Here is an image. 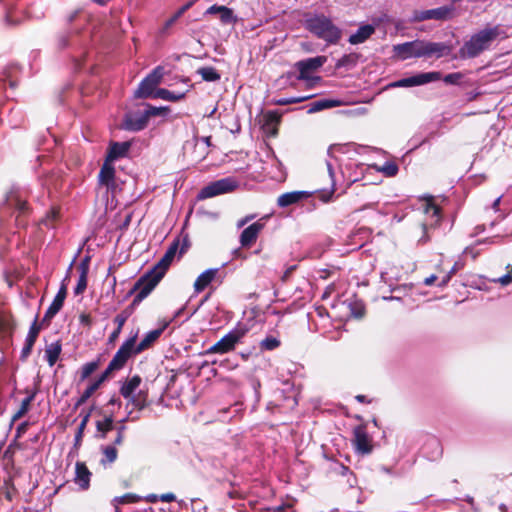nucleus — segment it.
I'll return each instance as SVG.
<instances>
[{
	"mask_svg": "<svg viewBox=\"0 0 512 512\" xmlns=\"http://www.w3.org/2000/svg\"><path fill=\"white\" fill-rule=\"evenodd\" d=\"M177 250L178 242H173L154 268L142 278L139 292L134 299L135 302L145 299L156 287L171 265Z\"/></svg>",
	"mask_w": 512,
	"mask_h": 512,
	"instance_id": "obj_1",
	"label": "nucleus"
},
{
	"mask_svg": "<svg viewBox=\"0 0 512 512\" xmlns=\"http://www.w3.org/2000/svg\"><path fill=\"white\" fill-rule=\"evenodd\" d=\"M447 50L443 43L414 40L393 46L395 56L400 60L421 57H441Z\"/></svg>",
	"mask_w": 512,
	"mask_h": 512,
	"instance_id": "obj_2",
	"label": "nucleus"
},
{
	"mask_svg": "<svg viewBox=\"0 0 512 512\" xmlns=\"http://www.w3.org/2000/svg\"><path fill=\"white\" fill-rule=\"evenodd\" d=\"M506 38V33L499 25L486 27L473 34L468 41L460 48L459 53L462 58H474L483 51L488 50L494 40L497 38Z\"/></svg>",
	"mask_w": 512,
	"mask_h": 512,
	"instance_id": "obj_3",
	"label": "nucleus"
},
{
	"mask_svg": "<svg viewBox=\"0 0 512 512\" xmlns=\"http://www.w3.org/2000/svg\"><path fill=\"white\" fill-rule=\"evenodd\" d=\"M305 27L316 37L328 44H336L341 38V30L330 18L323 14L309 15L305 19Z\"/></svg>",
	"mask_w": 512,
	"mask_h": 512,
	"instance_id": "obj_4",
	"label": "nucleus"
},
{
	"mask_svg": "<svg viewBox=\"0 0 512 512\" xmlns=\"http://www.w3.org/2000/svg\"><path fill=\"white\" fill-rule=\"evenodd\" d=\"M248 328L245 325H237L229 333L223 336L218 342L212 345L206 354H225L234 350L235 346L243 339L247 334Z\"/></svg>",
	"mask_w": 512,
	"mask_h": 512,
	"instance_id": "obj_5",
	"label": "nucleus"
},
{
	"mask_svg": "<svg viewBox=\"0 0 512 512\" xmlns=\"http://www.w3.org/2000/svg\"><path fill=\"white\" fill-rule=\"evenodd\" d=\"M239 186V182L234 177H226L217 181L211 182L201 189L198 194V199L203 200L212 198L218 195L230 193Z\"/></svg>",
	"mask_w": 512,
	"mask_h": 512,
	"instance_id": "obj_6",
	"label": "nucleus"
},
{
	"mask_svg": "<svg viewBox=\"0 0 512 512\" xmlns=\"http://www.w3.org/2000/svg\"><path fill=\"white\" fill-rule=\"evenodd\" d=\"M136 345V335L127 339L122 346L118 349L112 360L110 361L107 369L102 375H105V378L115 370L121 369L127 360L131 357L135 352Z\"/></svg>",
	"mask_w": 512,
	"mask_h": 512,
	"instance_id": "obj_7",
	"label": "nucleus"
},
{
	"mask_svg": "<svg viewBox=\"0 0 512 512\" xmlns=\"http://www.w3.org/2000/svg\"><path fill=\"white\" fill-rule=\"evenodd\" d=\"M163 76L162 68L157 67L148 76H146L140 83L138 89L135 91L136 98H153L156 87L160 84Z\"/></svg>",
	"mask_w": 512,
	"mask_h": 512,
	"instance_id": "obj_8",
	"label": "nucleus"
},
{
	"mask_svg": "<svg viewBox=\"0 0 512 512\" xmlns=\"http://www.w3.org/2000/svg\"><path fill=\"white\" fill-rule=\"evenodd\" d=\"M441 79V73L440 72H425V73H419L407 78H403L400 80H397L395 82H392L389 86L393 88L397 87H414V86H420L424 85L430 82L438 81Z\"/></svg>",
	"mask_w": 512,
	"mask_h": 512,
	"instance_id": "obj_9",
	"label": "nucleus"
},
{
	"mask_svg": "<svg viewBox=\"0 0 512 512\" xmlns=\"http://www.w3.org/2000/svg\"><path fill=\"white\" fill-rule=\"evenodd\" d=\"M326 61L327 58L325 56H317L297 62L296 67L299 70L298 79L307 81H319V77L310 78L309 73L322 67Z\"/></svg>",
	"mask_w": 512,
	"mask_h": 512,
	"instance_id": "obj_10",
	"label": "nucleus"
},
{
	"mask_svg": "<svg viewBox=\"0 0 512 512\" xmlns=\"http://www.w3.org/2000/svg\"><path fill=\"white\" fill-rule=\"evenodd\" d=\"M452 12L451 7L443 6L430 10H415L411 16V22H422L426 20H446Z\"/></svg>",
	"mask_w": 512,
	"mask_h": 512,
	"instance_id": "obj_11",
	"label": "nucleus"
},
{
	"mask_svg": "<svg viewBox=\"0 0 512 512\" xmlns=\"http://www.w3.org/2000/svg\"><path fill=\"white\" fill-rule=\"evenodd\" d=\"M353 444L356 452L362 455L370 454L373 450L371 437L361 427L354 430Z\"/></svg>",
	"mask_w": 512,
	"mask_h": 512,
	"instance_id": "obj_12",
	"label": "nucleus"
},
{
	"mask_svg": "<svg viewBox=\"0 0 512 512\" xmlns=\"http://www.w3.org/2000/svg\"><path fill=\"white\" fill-rule=\"evenodd\" d=\"M262 220L263 219H260L252 223L242 231L239 239L242 247H250L255 243L265 225Z\"/></svg>",
	"mask_w": 512,
	"mask_h": 512,
	"instance_id": "obj_13",
	"label": "nucleus"
},
{
	"mask_svg": "<svg viewBox=\"0 0 512 512\" xmlns=\"http://www.w3.org/2000/svg\"><path fill=\"white\" fill-rule=\"evenodd\" d=\"M98 178L101 185H105L111 190L115 188V168L112 162L105 160Z\"/></svg>",
	"mask_w": 512,
	"mask_h": 512,
	"instance_id": "obj_14",
	"label": "nucleus"
},
{
	"mask_svg": "<svg viewBox=\"0 0 512 512\" xmlns=\"http://www.w3.org/2000/svg\"><path fill=\"white\" fill-rule=\"evenodd\" d=\"M91 473L83 462H77L75 465V483L83 490L88 489Z\"/></svg>",
	"mask_w": 512,
	"mask_h": 512,
	"instance_id": "obj_15",
	"label": "nucleus"
},
{
	"mask_svg": "<svg viewBox=\"0 0 512 512\" xmlns=\"http://www.w3.org/2000/svg\"><path fill=\"white\" fill-rule=\"evenodd\" d=\"M218 272V268H211L202 272L194 282L195 292H202L216 278Z\"/></svg>",
	"mask_w": 512,
	"mask_h": 512,
	"instance_id": "obj_16",
	"label": "nucleus"
},
{
	"mask_svg": "<svg viewBox=\"0 0 512 512\" xmlns=\"http://www.w3.org/2000/svg\"><path fill=\"white\" fill-rule=\"evenodd\" d=\"M148 118L145 113L141 114H130L126 117L124 122V128L131 131H140L146 127Z\"/></svg>",
	"mask_w": 512,
	"mask_h": 512,
	"instance_id": "obj_17",
	"label": "nucleus"
},
{
	"mask_svg": "<svg viewBox=\"0 0 512 512\" xmlns=\"http://www.w3.org/2000/svg\"><path fill=\"white\" fill-rule=\"evenodd\" d=\"M309 193L306 191H293L287 192L280 195L277 199V204L280 207H288L292 204H296L304 198H307Z\"/></svg>",
	"mask_w": 512,
	"mask_h": 512,
	"instance_id": "obj_18",
	"label": "nucleus"
},
{
	"mask_svg": "<svg viewBox=\"0 0 512 512\" xmlns=\"http://www.w3.org/2000/svg\"><path fill=\"white\" fill-rule=\"evenodd\" d=\"M130 146L129 142L111 143L106 160L113 163L118 158L124 157L128 153Z\"/></svg>",
	"mask_w": 512,
	"mask_h": 512,
	"instance_id": "obj_19",
	"label": "nucleus"
},
{
	"mask_svg": "<svg viewBox=\"0 0 512 512\" xmlns=\"http://www.w3.org/2000/svg\"><path fill=\"white\" fill-rule=\"evenodd\" d=\"M424 213L427 215V217L430 218V222H429L430 226H434L439 223V221L441 219L440 209L432 201L425 202ZM427 226H428L427 223L422 225L424 232H426Z\"/></svg>",
	"mask_w": 512,
	"mask_h": 512,
	"instance_id": "obj_20",
	"label": "nucleus"
},
{
	"mask_svg": "<svg viewBox=\"0 0 512 512\" xmlns=\"http://www.w3.org/2000/svg\"><path fill=\"white\" fill-rule=\"evenodd\" d=\"M374 31V26L369 24L363 25L359 27V29L349 37V42L352 45L363 43L374 33Z\"/></svg>",
	"mask_w": 512,
	"mask_h": 512,
	"instance_id": "obj_21",
	"label": "nucleus"
},
{
	"mask_svg": "<svg viewBox=\"0 0 512 512\" xmlns=\"http://www.w3.org/2000/svg\"><path fill=\"white\" fill-rule=\"evenodd\" d=\"M39 331H40L39 326L37 325L36 322H34L32 324V326L30 327V330H29L28 335L26 337L25 345H24V347L22 349V356L23 357H27L30 354V352L32 350V347H33V345H34V343L36 341V338H37V336L39 334Z\"/></svg>",
	"mask_w": 512,
	"mask_h": 512,
	"instance_id": "obj_22",
	"label": "nucleus"
},
{
	"mask_svg": "<svg viewBox=\"0 0 512 512\" xmlns=\"http://www.w3.org/2000/svg\"><path fill=\"white\" fill-rule=\"evenodd\" d=\"M66 297V289L65 287H62L57 295L55 296L52 304L50 305V307L48 308L47 312H46V315L45 317L46 318H51L53 317L55 314L58 313V311L61 309L62 305H63V302H64V299Z\"/></svg>",
	"mask_w": 512,
	"mask_h": 512,
	"instance_id": "obj_23",
	"label": "nucleus"
},
{
	"mask_svg": "<svg viewBox=\"0 0 512 512\" xmlns=\"http://www.w3.org/2000/svg\"><path fill=\"white\" fill-rule=\"evenodd\" d=\"M140 383L141 378L137 375L133 376L122 385L121 395L126 399L132 397V395L135 394L136 390L139 388Z\"/></svg>",
	"mask_w": 512,
	"mask_h": 512,
	"instance_id": "obj_24",
	"label": "nucleus"
},
{
	"mask_svg": "<svg viewBox=\"0 0 512 512\" xmlns=\"http://www.w3.org/2000/svg\"><path fill=\"white\" fill-rule=\"evenodd\" d=\"M104 380H105V375H102L98 380H96L95 382L91 383L85 389V391L82 393L80 398L77 400V402L75 404V408H78L79 406L84 404L93 395V393L99 388V386L101 385V383Z\"/></svg>",
	"mask_w": 512,
	"mask_h": 512,
	"instance_id": "obj_25",
	"label": "nucleus"
},
{
	"mask_svg": "<svg viewBox=\"0 0 512 512\" xmlns=\"http://www.w3.org/2000/svg\"><path fill=\"white\" fill-rule=\"evenodd\" d=\"M162 330L156 329L148 332L145 337L141 340V342L135 347V352H142L143 350L150 347V345L158 339V337L161 335Z\"/></svg>",
	"mask_w": 512,
	"mask_h": 512,
	"instance_id": "obj_26",
	"label": "nucleus"
},
{
	"mask_svg": "<svg viewBox=\"0 0 512 512\" xmlns=\"http://www.w3.org/2000/svg\"><path fill=\"white\" fill-rule=\"evenodd\" d=\"M339 104H340V102L338 100L321 99V100L313 102L310 105V107L308 109V112L309 113H316V112L322 111L324 109H329V108L337 107Z\"/></svg>",
	"mask_w": 512,
	"mask_h": 512,
	"instance_id": "obj_27",
	"label": "nucleus"
},
{
	"mask_svg": "<svg viewBox=\"0 0 512 512\" xmlns=\"http://www.w3.org/2000/svg\"><path fill=\"white\" fill-rule=\"evenodd\" d=\"M266 122L264 125L265 130L271 135H277V125L280 122V116L275 112H269L266 116Z\"/></svg>",
	"mask_w": 512,
	"mask_h": 512,
	"instance_id": "obj_28",
	"label": "nucleus"
},
{
	"mask_svg": "<svg viewBox=\"0 0 512 512\" xmlns=\"http://www.w3.org/2000/svg\"><path fill=\"white\" fill-rule=\"evenodd\" d=\"M185 97V93H174L167 89L160 88L157 89L153 95V98H160L166 101L176 102Z\"/></svg>",
	"mask_w": 512,
	"mask_h": 512,
	"instance_id": "obj_29",
	"label": "nucleus"
},
{
	"mask_svg": "<svg viewBox=\"0 0 512 512\" xmlns=\"http://www.w3.org/2000/svg\"><path fill=\"white\" fill-rule=\"evenodd\" d=\"M372 167L377 172H381L387 177H394L399 171L398 165L393 161H387L382 166L374 164Z\"/></svg>",
	"mask_w": 512,
	"mask_h": 512,
	"instance_id": "obj_30",
	"label": "nucleus"
},
{
	"mask_svg": "<svg viewBox=\"0 0 512 512\" xmlns=\"http://www.w3.org/2000/svg\"><path fill=\"white\" fill-rule=\"evenodd\" d=\"M61 353V345L59 343L50 344L45 350V356L48 364L53 366Z\"/></svg>",
	"mask_w": 512,
	"mask_h": 512,
	"instance_id": "obj_31",
	"label": "nucleus"
},
{
	"mask_svg": "<svg viewBox=\"0 0 512 512\" xmlns=\"http://www.w3.org/2000/svg\"><path fill=\"white\" fill-rule=\"evenodd\" d=\"M198 74L202 79L208 82H214L220 79V74L213 67H202L198 70Z\"/></svg>",
	"mask_w": 512,
	"mask_h": 512,
	"instance_id": "obj_32",
	"label": "nucleus"
},
{
	"mask_svg": "<svg viewBox=\"0 0 512 512\" xmlns=\"http://www.w3.org/2000/svg\"><path fill=\"white\" fill-rule=\"evenodd\" d=\"M142 500V497L133 493H127L125 495L115 497L112 503L117 507L120 504L137 503Z\"/></svg>",
	"mask_w": 512,
	"mask_h": 512,
	"instance_id": "obj_33",
	"label": "nucleus"
},
{
	"mask_svg": "<svg viewBox=\"0 0 512 512\" xmlns=\"http://www.w3.org/2000/svg\"><path fill=\"white\" fill-rule=\"evenodd\" d=\"M34 399V395H30L22 400L20 408L17 410V412L13 415L12 421H17L21 417H23L29 410L30 404Z\"/></svg>",
	"mask_w": 512,
	"mask_h": 512,
	"instance_id": "obj_34",
	"label": "nucleus"
},
{
	"mask_svg": "<svg viewBox=\"0 0 512 512\" xmlns=\"http://www.w3.org/2000/svg\"><path fill=\"white\" fill-rule=\"evenodd\" d=\"M80 271H81L80 277H79L77 286L75 288V293L76 294H81L86 289V286H87V272H88V268H87V266L84 263H82L80 265Z\"/></svg>",
	"mask_w": 512,
	"mask_h": 512,
	"instance_id": "obj_35",
	"label": "nucleus"
},
{
	"mask_svg": "<svg viewBox=\"0 0 512 512\" xmlns=\"http://www.w3.org/2000/svg\"><path fill=\"white\" fill-rule=\"evenodd\" d=\"M357 55L355 54H349L344 55L341 59H339L336 63L337 68L346 67V68H352L357 63Z\"/></svg>",
	"mask_w": 512,
	"mask_h": 512,
	"instance_id": "obj_36",
	"label": "nucleus"
},
{
	"mask_svg": "<svg viewBox=\"0 0 512 512\" xmlns=\"http://www.w3.org/2000/svg\"><path fill=\"white\" fill-rule=\"evenodd\" d=\"M145 115H147V118L153 116H167L169 113L168 107H154L151 105H147L146 110L144 111Z\"/></svg>",
	"mask_w": 512,
	"mask_h": 512,
	"instance_id": "obj_37",
	"label": "nucleus"
},
{
	"mask_svg": "<svg viewBox=\"0 0 512 512\" xmlns=\"http://www.w3.org/2000/svg\"><path fill=\"white\" fill-rule=\"evenodd\" d=\"M127 399L137 409H142L146 405V395H145V393H143L141 391H139L138 393L133 394L132 397L127 398Z\"/></svg>",
	"mask_w": 512,
	"mask_h": 512,
	"instance_id": "obj_38",
	"label": "nucleus"
},
{
	"mask_svg": "<svg viewBox=\"0 0 512 512\" xmlns=\"http://www.w3.org/2000/svg\"><path fill=\"white\" fill-rule=\"evenodd\" d=\"M82 415V420L78 426V430H77V433L75 435V441H76V444L79 443L82 439V436H83V433H84V430H85V427L89 421V418H90V415H91V410L86 412V413H81Z\"/></svg>",
	"mask_w": 512,
	"mask_h": 512,
	"instance_id": "obj_39",
	"label": "nucleus"
},
{
	"mask_svg": "<svg viewBox=\"0 0 512 512\" xmlns=\"http://www.w3.org/2000/svg\"><path fill=\"white\" fill-rule=\"evenodd\" d=\"M103 463H113L117 459V449L114 446H106L103 448Z\"/></svg>",
	"mask_w": 512,
	"mask_h": 512,
	"instance_id": "obj_40",
	"label": "nucleus"
},
{
	"mask_svg": "<svg viewBox=\"0 0 512 512\" xmlns=\"http://www.w3.org/2000/svg\"><path fill=\"white\" fill-rule=\"evenodd\" d=\"M280 341L278 338L274 336H268L264 340L261 341L260 346L264 350H274L279 347Z\"/></svg>",
	"mask_w": 512,
	"mask_h": 512,
	"instance_id": "obj_41",
	"label": "nucleus"
},
{
	"mask_svg": "<svg viewBox=\"0 0 512 512\" xmlns=\"http://www.w3.org/2000/svg\"><path fill=\"white\" fill-rule=\"evenodd\" d=\"M220 20L224 24H231L236 21V18L233 15L232 9L224 6L222 11L219 12Z\"/></svg>",
	"mask_w": 512,
	"mask_h": 512,
	"instance_id": "obj_42",
	"label": "nucleus"
},
{
	"mask_svg": "<svg viewBox=\"0 0 512 512\" xmlns=\"http://www.w3.org/2000/svg\"><path fill=\"white\" fill-rule=\"evenodd\" d=\"M192 3L189 2L182 6L169 20H167L165 27L172 26L185 12L191 7Z\"/></svg>",
	"mask_w": 512,
	"mask_h": 512,
	"instance_id": "obj_43",
	"label": "nucleus"
},
{
	"mask_svg": "<svg viewBox=\"0 0 512 512\" xmlns=\"http://www.w3.org/2000/svg\"><path fill=\"white\" fill-rule=\"evenodd\" d=\"M312 98V95L308 96H301V97H290V98H280L276 101V104L278 105H288V104H294V103H300L305 100H308Z\"/></svg>",
	"mask_w": 512,
	"mask_h": 512,
	"instance_id": "obj_44",
	"label": "nucleus"
},
{
	"mask_svg": "<svg viewBox=\"0 0 512 512\" xmlns=\"http://www.w3.org/2000/svg\"><path fill=\"white\" fill-rule=\"evenodd\" d=\"M113 418L111 416L106 417L103 421L97 422V430L103 434L107 433L112 429Z\"/></svg>",
	"mask_w": 512,
	"mask_h": 512,
	"instance_id": "obj_45",
	"label": "nucleus"
},
{
	"mask_svg": "<svg viewBox=\"0 0 512 512\" xmlns=\"http://www.w3.org/2000/svg\"><path fill=\"white\" fill-rule=\"evenodd\" d=\"M326 170H327V173H328V176L330 179V186H331L330 193L332 194L334 192V186H335L336 180H335V167H334V163L331 160L326 161Z\"/></svg>",
	"mask_w": 512,
	"mask_h": 512,
	"instance_id": "obj_46",
	"label": "nucleus"
},
{
	"mask_svg": "<svg viewBox=\"0 0 512 512\" xmlns=\"http://www.w3.org/2000/svg\"><path fill=\"white\" fill-rule=\"evenodd\" d=\"M463 74L460 73V72H455V73H450V74H447L444 78H443V81L446 83V84H450V85H458L461 80L463 79Z\"/></svg>",
	"mask_w": 512,
	"mask_h": 512,
	"instance_id": "obj_47",
	"label": "nucleus"
},
{
	"mask_svg": "<svg viewBox=\"0 0 512 512\" xmlns=\"http://www.w3.org/2000/svg\"><path fill=\"white\" fill-rule=\"evenodd\" d=\"M96 367V363L93 362L85 364L82 368V378H86L90 374H92L95 371Z\"/></svg>",
	"mask_w": 512,
	"mask_h": 512,
	"instance_id": "obj_48",
	"label": "nucleus"
},
{
	"mask_svg": "<svg viewBox=\"0 0 512 512\" xmlns=\"http://www.w3.org/2000/svg\"><path fill=\"white\" fill-rule=\"evenodd\" d=\"M492 281L495 282V283H499L502 286H507V285H509L512 282V274L511 273H507V274H505L502 277H499L497 279H493Z\"/></svg>",
	"mask_w": 512,
	"mask_h": 512,
	"instance_id": "obj_49",
	"label": "nucleus"
},
{
	"mask_svg": "<svg viewBox=\"0 0 512 512\" xmlns=\"http://www.w3.org/2000/svg\"><path fill=\"white\" fill-rule=\"evenodd\" d=\"M272 512H295L292 504H283L270 509Z\"/></svg>",
	"mask_w": 512,
	"mask_h": 512,
	"instance_id": "obj_50",
	"label": "nucleus"
},
{
	"mask_svg": "<svg viewBox=\"0 0 512 512\" xmlns=\"http://www.w3.org/2000/svg\"><path fill=\"white\" fill-rule=\"evenodd\" d=\"M457 268L456 265L442 278V280L439 282L440 287H444L447 285V283L450 281L453 274L456 272Z\"/></svg>",
	"mask_w": 512,
	"mask_h": 512,
	"instance_id": "obj_51",
	"label": "nucleus"
},
{
	"mask_svg": "<svg viewBox=\"0 0 512 512\" xmlns=\"http://www.w3.org/2000/svg\"><path fill=\"white\" fill-rule=\"evenodd\" d=\"M58 211L56 209H52L47 217L43 220V224L45 226H51V222L57 218Z\"/></svg>",
	"mask_w": 512,
	"mask_h": 512,
	"instance_id": "obj_52",
	"label": "nucleus"
},
{
	"mask_svg": "<svg viewBox=\"0 0 512 512\" xmlns=\"http://www.w3.org/2000/svg\"><path fill=\"white\" fill-rule=\"evenodd\" d=\"M127 318H128L127 314H124V313L118 314L114 319V322L117 324V328L122 330V327L125 324Z\"/></svg>",
	"mask_w": 512,
	"mask_h": 512,
	"instance_id": "obj_53",
	"label": "nucleus"
},
{
	"mask_svg": "<svg viewBox=\"0 0 512 512\" xmlns=\"http://www.w3.org/2000/svg\"><path fill=\"white\" fill-rule=\"evenodd\" d=\"M255 218L254 214L246 215L245 217L239 219L236 223L237 228L244 227L247 223L252 221Z\"/></svg>",
	"mask_w": 512,
	"mask_h": 512,
	"instance_id": "obj_54",
	"label": "nucleus"
},
{
	"mask_svg": "<svg viewBox=\"0 0 512 512\" xmlns=\"http://www.w3.org/2000/svg\"><path fill=\"white\" fill-rule=\"evenodd\" d=\"M343 148L344 146L343 145H340V144H332L329 146L328 150H327V155L330 157V158H333V153L335 151H340L342 152L343 151Z\"/></svg>",
	"mask_w": 512,
	"mask_h": 512,
	"instance_id": "obj_55",
	"label": "nucleus"
},
{
	"mask_svg": "<svg viewBox=\"0 0 512 512\" xmlns=\"http://www.w3.org/2000/svg\"><path fill=\"white\" fill-rule=\"evenodd\" d=\"M159 499L162 502H172L176 500V496L173 493H164L159 495Z\"/></svg>",
	"mask_w": 512,
	"mask_h": 512,
	"instance_id": "obj_56",
	"label": "nucleus"
},
{
	"mask_svg": "<svg viewBox=\"0 0 512 512\" xmlns=\"http://www.w3.org/2000/svg\"><path fill=\"white\" fill-rule=\"evenodd\" d=\"M224 6L212 5L206 11L207 14H219Z\"/></svg>",
	"mask_w": 512,
	"mask_h": 512,
	"instance_id": "obj_57",
	"label": "nucleus"
},
{
	"mask_svg": "<svg viewBox=\"0 0 512 512\" xmlns=\"http://www.w3.org/2000/svg\"><path fill=\"white\" fill-rule=\"evenodd\" d=\"M142 499L149 503H156L157 501L160 500L159 495H156V494H149Z\"/></svg>",
	"mask_w": 512,
	"mask_h": 512,
	"instance_id": "obj_58",
	"label": "nucleus"
},
{
	"mask_svg": "<svg viewBox=\"0 0 512 512\" xmlns=\"http://www.w3.org/2000/svg\"><path fill=\"white\" fill-rule=\"evenodd\" d=\"M436 279H437L436 275H431V276L425 278L424 284L426 286H430V285H432L436 281Z\"/></svg>",
	"mask_w": 512,
	"mask_h": 512,
	"instance_id": "obj_59",
	"label": "nucleus"
},
{
	"mask_svg": "<svg viewBox=\"0 0 512 512\" xmlns=\"http://www.w3.org/2000/svg\"><path fill=\"white\" fill-rule=\"evenodd\" d=\"M120 333H121V329L116 328V329L112 332V334L110 335V341H111V342H112V341H114V340L119 336V334H120Z\"/></svg>",
	"mask_w": 512,
	"mask_h": 512,
	"instance_id": "obj_60",
	"label": "nucleus"
},
{
	"mask_svg": "<svg viewBox=\"0 0 512 512\" xmlns=\"http://www.w3.org/2000/svg\"><path fill=\"white\" fill-rule=\"evenodd\" d=\"M123 442V435L121 434V431L117 434L116 439L114 440L115 445H121Z\"/></svg>",
	"mask_w": 512,
	"mask_h": 512,
	"instance_id": "obj_61",
	"label": "nucleus"
},
{
	"mask_svg": "<svg viewBox=\"0 0 512 512\" xmlns=\"http://www.w3.org/2000/svg\"><path fill=\"white\" fill-rule=\"evenodd\" d=\"M500 201H501V196H500V197H498V198L493 202L492 208H493L494 210H497V209H498V206H499V204H500Z\"/></svg>",
	"mask_w": 512,
	"mask_h": 512,
	"instance_id": "obj_62",
	"label": "nucleus"
},
{
	"mask_svg": "<svg viewBox=\"0 0 512 512\" xmlns=\"http://www.w3.org/2000/svg\"><path fill=\"white\" fill-rule=\"evenodd\" d=\"M294 266L290 267L289 269H287V271L284 273L283 275V280H286L287 277L289 276V274L294 270Z\"/></svg>",
	"mask_w": 512,
	"mask_h": 512,
	"instance_id": "obj_63",
	"label": "nucleus"
},
{
	"mask_svg": "<svg viewBox=\"0 0 512 512\" xmlns=\"http://www.w3.org/2000/svg\"><path fill=\"white\" fill-rule=\"evenodd\" d=\"M201 140H202V142H203L207 147H209V146H210V144H211V143H210V140H211V138H210V137H203Z\"/></svg>",
	"mask_w": 512,
	"mask_h": 512,
	"instance_id": "obj_64",
	"label": "nucleus"
}]
</instances>
